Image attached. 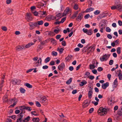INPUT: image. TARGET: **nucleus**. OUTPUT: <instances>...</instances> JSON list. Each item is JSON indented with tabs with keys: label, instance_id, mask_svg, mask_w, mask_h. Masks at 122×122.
<instances>
[{
	"label": "nucleus",
	"instance_id": "obj_41",
	"mask_svg": "<svg viewBox=\"0 0 122 122\" xmlns=\"http://www.w3.org/2000/svg\"><path fill=\"white\" fill-rule=\"evenodd\" d=\"M20 92L22 93H24L25 92V90L24 88L22 87H20Z\"/></svg>",
	"mask_w": 122,
	"mask_h": 122
},
{
	"label": "nucleus",
	"instance_id": "obj_16",
	"mask_svg": "<svg viewBox=\"0 0 122 122\" xmlns=\"http://www.w3.org/2000/svg\"><path fill=\"white\" fill-rule=\"evenodd\" d=\"M25 106H23L19 107V108L22 111L21 112L24 113H25Z\"/></svg>",
	"mask_w": 122,
	"mask_h": 122
},
{
	"label": "nucleus",
	"instance_id": "obj_31",
	"mask_svg": "<svg viewBox=\"0 0 122 122\" xmlns=\"http://www.w3.org/2000/svg\"><path fill=\"white\" fill-rule=\"evenodd\" d=\"M30 118V116H28L23 119L22 121L23 122H27L29 121Z\"/></svg>",
	"mask_w": 122,
	"mask_h": 122
},
{
	"label": "nucleus",
	"instance_id": "obj_53",
	"mask_svg": "<svg viewBox=\"0 0 122 122\" xmlns=\"http://www.w3.org/2000/svg\"><path fill=\"white\" fill-rule=\"evenodd\" d=\"M36 106L38 107H40L41 106V105L39 102L38 101L36 102Z\"/></svg>",
	"mask_w": 122,
	"mask_h": 122
},
{
	"label": "nucleus",
	"instance_id": "obj_52",
	"mask_svg": "<svg viewBox=\"0 0 122 122\" xmlns=\"http://www.w3.org/2000/svg\"><path fill=\"white\" fill-rule=\"evenodd\" d=\"M66 19V17L62 18L60 21L61 23H63Z\"/></svg>",
	"mask_w": 122,
	"mask_h": 122
},
{
	"label": "nucleus",
	"instance_id": "obj_22",
	"mask_svg": "<svg viewBox=\"0 0 122 122\" xmlns=\"http://www.w3.org/2000/svg\"><path fill=\"white\" fill-rule=\"evenodd\" d=\"M95 49V47L94 46H92L88 48V51L89 52L93 51Z\"/></svg>",
	"mask_w": 122,
	"mask_h": 122
},
{
	"label": "nucleus",
	"instance_id": "obj_19",
	"mask_svg": "<svg viewBox=\"0 0 122 122\" xmlns=\"http://www.w3.org/2000/svg\"><path fill=\"white\" fill-rule=\"evenodd\" d=\"M24 48V47L23 46H18L16 47V50L19 51L21 50Z\"/></svg>",
	"mask_w": 122,
	"mask_h": 122
},
{
	"label": "nucleus",
	"instance_id": "obj_3",
	"mask_svg": "<svg viewBox=\"0 0 122 122\" xmlns=\"http://www.w3.org/2000/svg\"><path fill=\"white\" fill-rule=\"evenodd\" d=\"M40 102L44 105H47L48 103V100L45 97H42L40 100Z\"/></svg>",
	"mask_w": 122,
	"mask_h": 122
},
{
	"label": "nucleus",
	"instance_id": "obj_6",
	"mask_svg": "<svg viewBox=\"0 0 122 122\" xmlns=\"http://www.w3.org/2000/svg\"><path fill=\"white\" fill-rule=\"evenodd\" d=\"M29 25L30 27L29 29L30 30H32L34 28V26H37V24L36 22H30Z\"/></svg>",
	"mask_w": 122,
	"mask_h": 122
},
{
	"label": "nucleus",
	"instance_id": "obj_17",
	"mask_svg": "<svg viewBox=\"0 0 122 122\" xmlns=\"http://www.w3.org/2000/svg\"><path fill=\"white\" fill-rule=\"evenodd\" d=\"M13 10L12 9L8 8L6 11V13L9 15H11L12 14Z\"/></svg>",
	"mask_w": 122,
	"mask_h": 122
},
{
	"label": "nucleus",
	"instance_id": "obj_28",
	"mask_svg": "<svg viewBox=\"0 0 122 122\" xmlns=\"http://www.w3.org/2000/svg\"><path fill=\"white\" fill-rule=\"evenodd\" d=\"M62 16V15L61 14V13H59L57 14L55 17H56V20H58Z\"/></svg>",
	"mask_w": 122,
	"mask_h": 122
},
{
	"label": "nucleus",
	"instance_id": "obj_44",
	"mask_svg": "<svg viewBox=\"0 0 122 122\" xmlns=\"http://www.w3.org/2000/svg\"><path fill=\"white\" fill-rule=\"evenodd\" d=\"M51 55L53 56H56L57 55V52L53 51L51 53Z\"/></svg>",
	"mask_w": 122,
	"mask_h": 122
},
{
	"label": "nucleus",
	"instance_id": "obj_47",
	"mask_svg": "<svg viewBox=\"0 0 122 122\" xmlns=\"http://www.w3.org/2000/svg\"><path fill=\"white\" fill-rule=\"evenodd\" d=\"M50 59L51 58L50 57H47L45 60V62L46 63L48 62L50 60Z\"/></svg>",
	"mask_w": 122,
	"mask_h": 122
},
{
	"label": "nucleus",
	"instance_id": "obj_9",
	"mask_svg": "<svg viewBox=\"0 0 122 122\" xmlns=\"http://www.w3.org/2000/svg\"><path fill=\"white\" fill-rule=\"evenodd\" d=\"M46 19L48 21H49L51 20H53L56 19V18L53 16L50 15L47 16L46 18Z\"/></svg>",
	"mask_w": 122,
	"mask_h": 122
},
{
	"label": "nucleus",
	"instance_id": "obj_57",
	"mask_svg": "<svg viewBox=\"0 0 122 122\" xmlns=\"http://www.w3.org/2000/svg\"><path fill=\"white\" fill-rule=\"evenodd\" d=\"M88 30L87 29H85V28H83L82 30L85 33H86L87 34V33L88 32Z\"/></svg>",
	"mask_w": 122,
	"mask_h": 122
},
{
	"label": "nucleus",
	"instance_id": "obj_54",
	"mask_svg": "<svg viewBox=\"0 0 122 122\" xmlns=\"http://www.w3.org/2000/svg\"><path fill=\"white\" fill-rule=\"evenodd\" d=\"M90 69H93L95 68V66L93 65H89Z\"/></svg>",
	"mask_w": 122,
	"mask_h": 122
},
{
	"label": "nucleus",
	"instance_id": "obj_64",
	"mask_svg": "<svg viewBox=\"0 0 122 122\" xmlns=\"http://www.w3.org/2000/svg\"><path fill=\"white\" fill-rule=\"evenodd\" d=\"M90 16V15L89 14H87L85 16L84 18L85 19H88Z\"/></svg>",
	"mask_w": 122,
	"mask_h": 122
},
{
	"label": "nucleus",
	"instance_id": "obj_18",
	"mask_svg": "<svg viewBox=\"0 0 122 122\" xmlns=\"http://www.w3.org/2000/svg\"><path fill=\"white\" fill-rule=\"evenodd\" d=\"M83 17V15L82 13H80L77 18L76 20L78 21L81 20Z\"/></svg>",
	"mask_w": 122,
	"mask_h": 122
},
{
	"label": "nucleus",
	"instance_id": "obj_4",
	"mask_svg": "<svg viewBox=\"0 0 122 122\" xmlns=\"http://www.w3.org/2000/svg\"><path fill=\"white\" fill-rule=\"evenodd\" d=\"M110 55L109 54H105L103 55L102 57L100 58V60L102 61H107L109 58Z\"/></svg>",
	"mask_w": 122,
	"mask_h": 122
},
{
	"label": "nucleus",
	"instance_id": "obj_42",
	"mask_svg": "<svg viewBox=\"0 0 122 122\" xmlns=\"http://www.w3.org/2000/svg\"><path fill=\"white\" fill-rule=\"evenodd\" d=\"M78 8V5L77 4H75L73 7V8L75 10H77Z\"/></svg>",
	"mask_w": 122,
	"mask_h": 122
},
{
	"label": "nucleus",
	"instance_id": "obj_33",
	"mask_svg": "<svg viewBox=\"0 0 122 122\" xmlns=\"http://www.w3.org/2000/svg\"><path fill=\"white\" fill-rule=\"evenodd\" d=\"M3 102H8V99L7 96H5L3 97Z\"/></svg>",
	"mask_w": 122,
	"mask_h": 122
},
{
	"label": "nucleus",
	"instance_id": "obj_1",
	"mask_svg": "<svg viewBox=\"0 0 122 122\" xmlns=\"http://www.w3.org/2000/svg\"><path fill=\"white\" fill-rule=\"evenodd\" d=\"M114 3V5L111 7V9L112 10H115L116 9L119 11L122 5L120 4L121 2L120 0H115Z\"/></svg>",
	"mask_w": 122,
	"mask_h": 122
},
{
	"label": "nucleus",
	"instance_id": "obj_27",
	"mask_svg": "<svg viewBox=\"0 0 122 122\" xmlns=\"http://www.w3.org/2000/svg\"><path fill=\"white\" fill-rule=\"evenodd\" d=\"M118 75L119 80H122V73H121V70H119V72Z\"/></svg>",
	"mask_w": 122,
	"mask_h": 122
},
{
	"label": "nucleus",
	"instance_id": "obj_14",
	"mask_svg": "<svg viewBox=\"0 0 122 122\" xmlns=\"http://www.w3.org/2000/svg\"><path fill=\"white\" fill-rule=\"evenodd\" d=\"M41 58H39L37 61L35 63L34 65L35 66H37L41 64Z\"/></svg>",
	"mask_w": 122,
	"mask_h": 122
},
{
	"label": "nucleus",
	"instance_id": "obj_24",
	"mask_svg": "<svg viewBox=\"0 0 122 122\" xmlns=\"http://www.w3.org/2000/svg\"><path fill=\"white\" fill-rule=\"evenodd\" d=\"M79 11H77L74 12V13L73 14L71 18L73 19L76 17L78 14Z\"/></svg>",
	"mask_w": 122,
	"mask_h": 122
},
{
	"label": "nucleus",
	"instance_id": "obj_49",
	"mask_svg": "<svg viewBox=\"0 0 122 122\" xmlns=\"http://www.w3.org/2000/svg\"><path fill=\"white\" fill-rule=\"evenodd\" d=\"M100 12V11L99 10H97L94 12V13L95 15H97L99 14Z\"/></svg>",
	"mask_w": 122,
	"mask_h": 122
},
{
	"label": "nucleus",
	"instance_id": "obj_40",
	"mask_svg": "<svg viewBox=\"0 0 122 122\" xmlns=\"http://www.w3.org/2000/svg\"><path fill=\"white\" fill-rule=\"evenodd\" d=\"M25 85L28 88H30L32 87V86L28 83H25Z\"/></svg>",
	"mask_w": 122,
	"mask_h": 122
},
{
	"label": "nucleus",
	"instance_id": "obj_37",
	"mask_svg": "<svg viewBox=\"0 0 122 122\" xmlns=\"http://www.w3.org/2000/svg\"><path fill=\"white\" fill-rule=\"evenodd\" d=\"M93 33V31L91 29H90L88 30L87 32V34L89 35H91Z\"/></svg>",
	"mask_w": 122,
	"mask_h": 122
},
{
	"label": "nucleus",
	"instance_id": "obj_43",
	"mask_svg": "<svg viewBox=\"0 0 122 122\" xmlns=\"http://www.w3.org/2000/svg\"><path fill=\"white\" fill-rule=\"evenodd\" d=\"M108 103L109 104L112 105L113 103V101L112 99H109L108 101Z\"/></svg>",
	"mask_w": 122,
	"mask_h": 122
},
{
	"label": "nucleus",
	"instance_id": "obj_12",
	"mask_svg": "<svg viewBox=\"0 0 122 122\" xmlns=\"http://www.w3.org/2000/svg\"><path fill=\"white\" fill-rule=\"evenodd\" d=\"M120 43L119 40L117 39L116 41H114L113 42L111 43V45L112 47H114L115 45H117V44H119Z\"/></svg>",
	"mask_w": 122,
	"mask_h": 122
},
{
	"label": "nucleus",
	"instance_id": "obj_46",
	"mask_svg": "<svg viewBox=\"0 0 122 122\" xmlns=\"http://www.w3.org/2000/svg\"><path fill=\"white\" fill-rule=\"evenodd\" d=\"M64 11H65L68 14L70 11L69 8V7H67L64 10Z\"/></svg>",
	"mask_w": 122,
	"mask_h": 122
},
{
	"label": "nucleus",
	"instance_id": "obj_60",
	"mask_svg": "<svg viewBox=\"0 0 122 122\" xmlns=\"http://www.w3.org/2000/svg\"><path fill=\"white\" fill-rule=\"evenodd\" d=\"M60 30L55 29L54 30V32L56 34L58 33L60 31Z\"/></svg>",
	"mask_w": 122,
	"mask_h": 122
},
{
	"label": "nucleus",
	"instance_id": "obj_58",
	"mask_svg": "<svg viewBox=\"0 0 122 122\" xmlns=\"http://www.w3.org/2000/svg\"><path fill=\"white\" fill-rule=\"evenodd\" d=\"M53 34L54 33L53 32H52L51 31H50L48 32V35L51 36H53Z\"/></svg>",
	"mask_w": 122,
	"mask_h": 122
},
{
	"label": "nucleus",
	"instance_id": "obj_25",
	"mask_svg": "<svg viewBox=\"0 0 122 122\" xmlns=\"http://www.w3.org/2000/svg\"><path fill=\"white\" fill-rule=\"evenodd\" d=\"M87 83V81L85 80H84L82 81L79 84V85L81 86H82L85 85H86Z\"/></svg>",
	"mask_w": 122,
	"mask_h": 122
},
{
	"label": "nucleus",
	"instance_id": "obj_55",
	"mask_svg": "<svg viewBox=\"0 0 122 122\" xmlns=\"http://www.w3.org/2000/svg\"><path fill=\"white\" fill-rule=\"evenodd\" d=\"M26 109L29 111H30L31 110V109L30 107H25V110Z\"/></svg>",
	"mask_w": 122,
	"mask_h": 122
},
{
	"label": "nucleus",
	"instance_id": "obj_8",
	"mask_svg": "<svg viewBox=\"0 0 122 122\" xmlns=\"http://www.w3.org/2000/svg\"><path fill=\"white\" fill-rule=\"evenodd\" d=\"M23 113L21 112L18 115V118L17 119V121H19L20 122H22L23 120L22 118L23 116Z\"/></svg>",
	"mask_w": 122,
	"mask_h": 122
},
{
	"label": "nucleus",
	"instance_id": "obj_11",
	"mask_svg": "<svg viewBox=\"0 0 122 122\" xmlns=\"http://www.w3.org/2000/svg\"><path fill=\"white\" fill-rule=\"evenodd\" d=\"M65 66V65L63 63H61L58 67V69L60 71H62Z\"/></svg>",
	"mask_w": 122,
	"mask_h": 122
},
{
	"label": "nucleus",
	"instance_id": "obj_50",
	"mask_svg": "<svg viewBox=\"0 0 122 122\" xmlns=\"http://www.w3.org/2000/svg\"><path fill=\"white\" fill-rule=\"evenodd\" d=\"M106 30L107 32H110L111 31V30L109 27H107L106 28Z\"/></svg>",
	"mask_w": 122,
	"mask_h": 122
},
{
	"label": "nucleus",
	"instance_id": "obj_26",
	"mask_svg": "<svg viewBox=\"0 0 122 122\" xmlns=\"http://www.w3.org/2000/svg\"><path fill=\"white\" fill-rule=\"evenodd\" d=\"M64 49L63 48H59V47L57 48V50L58 51L60 54H62L64 50Z\"/></svg>",
	"mask_w": 122,
	"mask_h": 122
},
{
	"label": "nucleus",
	"instance_id": "obj_21",
	"mask_svg": "<svg viewBox=\"0 0 122 122\" xmlns=\"http://www.w3.org/2000/svg\"><path fill=\"white\" fill-rule=\"evenodd\" d=\"M5 77V75H4L2 77V80L1 82V84H0V91L1 90L2 88V87H3V83L4 82V79Z\"/></svg>",
	"mask_w": 122,
	"mask_h": 122
},
{
	"label": "nucleus",
	"instance_id": "obj_56",
	"mask_svg": "<svg viewBox=\"0 0 122 122\" xmlns=\"http://www.w3.org/2000/svg\"><path fill=\"white\" fill-rule=\"evenodd\" d=\"M1 29L3 30L6 31L7 30V28L5 26L2 27Z\"/></svg>",
	"mask_w": 122,
	"mask_h": 122
},
{
	"label": "nucleus",
	"instance_id": "obj_61",
	"mask_svg": "<svg viewBox=\"0 0 122 122\" xmlns=\"http://www.w3.org/2000/svg\"><path fill=\"white\" fill-rule=\"evenodd\" d=\"M113 60H111L109 62V64L110 65H112L113 64Z\"/></svg>",
	"mask_w": 122,
	"mask_h": 122
},
{
	"label": "nucleus",
	"instance_id": "obj_45",
	"mask_svg": "<svg viewBox=\"0 0 122 122\" xmlns=\"http://www.w3.org/2000/svg\"><path fill=\"white\" fill-rule=\"evenodd\" d=\"M72 80V78H70L69 80L66 82V83L67 84H69L71 83Z\"/></svg>",
	"mask_w": 122,
	"mask_h": 122
},
{
	"label": "nucleus",
	"instance_id": "obj_10",
	"mask_svg": "<svg viewBox=\"0 0 122 122\" xmlns=\"http://www.w3.org/2000/svg\"><path fill=\"white\" fill-rule=\"evenodd\" d=\"M90 104V103L87 100H85L83 102L82 107L83 108H85L88 106Z\"/></svg>",
	"mask_w": 122,
	"mask_h": 122
},
{
	"label": "nucleus",
	"instance_id": "obj_29",
	"mask_svg": "<svg viewBox=\"0 0 122 122\" xmlns=\"http://www.w3.org/2000/svg\"><path fill=\"white\" fill-rule=\"evenodd\" d=\"M72 58V56L71 55H69L65 59L67 61H68L71 60Z\"/></svg>",
	"mask_w": 122,
	"mask_h": 122
},
{
	"label": "nucleus",
	"instance_id": "obj_32",
	"mask_svg": "<svg viewBox=\"0 0 122 122\" xmlns=\"http://www.w3.org/2000/svg\"><path fill=\"white\" fill-rule=\"evenodd\" d=\"M36 22L37 24V26L38 25H42L44 23L43 21L42 20L38 21Z\"/></svg>",
	"mask_w": 122,
	"mask_h": 122
},
{
	"label": "nucleus",
	"instance_id": "obj_30",
	"mask_svg": "<svg viewBox=\"0 0 122 122\" xmlns=\"http://www.w3.org/2000/svg\"><path fill=\"white\" fill-rule=\"evenodd\" d=\"M94 9L93 8L90 7L87 9L85 10V12H90L93 10Z\"/></svg>",
	"mask_w": 122,
	"mask_h": 122
},
{
	"label": "nucleus",
	"instance_id": "obj_15",
	"mask_svg": "<svg viewBox=\"0 0 122 122\" xmlns=\"http://www.w3.org/2000/svg\"><path fill=\"white\" fill-rule=\"evenodd\" d=\"M109 85V83L108 82H107L105 83L102 84V87L103 89H105Z\"/></svg>",
	"mask_w": 122,
	"mask_h": 122
},
{
	"label": "nucleus",
	"instance_id": "obj_20",
	"mask_svg": "<svg viewBox=\"0 0 122 122\" xmlns=\"http://www.w3.org/2000/svg\"><path fill=\"white\" fill-rule=\"evenodd\" d=\"M90 74V73L88 71L86 72L84 75V78H89Z\"/></svg>",
	"mask_w": 122,
	"mask_h": 122
},
{
	"label": "nucleus",
	"instance_id": "obj_51",
	"mask_svg": "<svg viewBox=\"0 0 122 122\" xmlns=\"http://www.w3.org/2000/svg\"><path fill=\"white\" fill-rule=\"evenodd\" d=\"M51 42L54 44V45H55L56 44V41L53 39H52Z\"/></svg>",
	"mask_w": 122,
	"mask_h": 122
},
{
	"label": "nucleus",
	"instance_id": "obj_5",
	"mask_svg": "<svg viewBox=\"0 0 122 122\" xmlns=\"http://www.w3.org/2000/svg\"><path fill=\"white\" fill-rule=\"evenodd\" d=\"M25 19L28 21H32V18L31 13H27Z\"/></svg>",
	"mask_w": 122,
	"mask_h": 122
},
{
	"label": "nucleus",
	"instance_id": "obj_2",
	"mask_svg": "<svg viewBox=\"0 0 122 122\" xmlns=\"http://www.w3.org/2000/svg\"><path fill=\"white\" fill-rule=\"evenodd\" d=\"M97 112L99 115L101 116H104L107 114V110L106 109L104 108L103 107H100L97 111Z\"/></svg>",
	"mask_w": 122,
	"mask_h": 122
},
{
	"label": "nucleus",
	"instance_id": "obj_23",
	"mask_svg": "<svg viewBox=\"0 0 122 122\" xmlns=\"http://www.w3.org/2000/svg\"><path fill=\"white\" fill-rule=\"evenodd\" d=\"M92 90H90L88 92V96L89 98L91 99L92 98Z\"/></svg>",
	"mask_w": 122,
	"mask_h": 122
},
{
	"label": "nucleus",
	"instance_id": "obj_13",
	"mask_svg": "<svg viewBox=\"0 0 122 122\" xmlns=\"http://www.w3.org/2000/svg\"><path fill=\"white\" fill-rule=\"evenodd\" d=\"M39 14H40L41 17H44L47 15L46 12L45 11H40Z\"/></svg>",
	"mask_w": 122,
	"mask_h": 122
},
{
	"label": "nucleus",
	"instance_id": "obj_34",
	"mask_svg": "<svg viewBox=\"0 0 122 122\" xmlns=\"http://www.w3.org/2000/svg\"><path fill=\"white\" fill-rule=\"evenodd\" d=\"M33 45V44L32 43H30L26 44L25 47L26 48H28L30 47V46Z\"/></svg>",
	"mask_w": 122,
	"mask_h": 122
},
{
	"label": "nucleus",
	"instance_id": "obj_48",
	"mask_svg": "<svg viewBox=\"0 0 122 122\" xmlns=\"http://www.w3.org/2000/svg\"><path fill=\"white\" fill-rule=\"evenodd\" d=\"M10 100L11 102H17V101L16 99V98H15L10 99Z\"/></svg>",
	"mask_w": 122,
	"mask_h": 122
},
{
	"label": "nucleus",
	"instance_id": "obj_59",
	"mask_svg": "<svg viewBox=\"0 0 122 122\" xmlns=\"http://www.w3.org/2000/svg\"><path fill=\"white\" fill-rule=\"evenodd\" d=\"M94 109L93 108H91L89 110V113H92Z\"/></svg>",
	"mask_w": 122,
	"mask_h": 122
},
{
	"label": "nucleus",
	"instance_id": "obj_7",
	"mask_svg": "<svg viewBox=\"0 0 122 122\" xmlns=\"http://www.w3.org/2000/svg\"><path fill=\"white\" fill-rule=\"evenodd\" d=\"M12 82L14 85H15L16 84L18 85L20 83L21 80L19 79H15L12 81Z\"/></svg>",
	"mask_w": 122,
	"mask_h": 122
},
{
	"label": "nucleus",
	"instance_id": "obj_35",
	"mask_svg": "<svg viewBox=\"0 0 122 122\" xmlns=\"http://www.w3.org/2000/svg\"><path fill=\"white\" fill-rule=\"evenodd\" d=\"M113 84L114 85H115V86H114V87H116L117 85V78H116L114 80L113 82Z\"/></svg>",
	"mask_w": 122,
	"mask_h": 122
},
{
	"label": "nucleus",
	"instance_id": "obj_62",
	"mask_svg": "<svg viewBox=\"0 0 122 122\" xmlns=\"http://www.w3.org/2000/svg\"><path fill=\"white\" fill-rule=\"evenodd\" d=\"M11 2V0H6V3L8 4H10Z\"/></svg>",
	"mask_w": 122,
	"mask_h": 122
},
{
	"label": "nucleus",
	"instance_id": "obj_39",
	"mask_svg": "<svg viewBox=\"0 0 122 122\" xmlns=\"http://www.w3.org/2000/svg\"><path fill=\"white\" fill-rule=\"evenodd\" d=\"M121 47H119L117 49V52L118 54H120L121 52Z\"/></svg>",
	"mask_w": 122,
	"mask_h": 122
},
{
	"label": "nucleus",
	"instance_id": "obj_38",
	"mask_svg": "<svg viewBox=\"0 0 122 122\" xmlns=\"http://www.w3.org/2000/svg\"><path fill=\"white\" fill-rule=\"evenodd\" d=\"M32 121L34 122H39L40 119L38 118H34L33 119Z\"/></svg>",
	"mask_w": 122,
	"mask_h": 122
},
{
	"label": "nucleus",
	"instance_id": "obj_36",
	"mask_svg": "<svg viewBox=\"0 0 122 122\" xmlns=\"http://www.w3.org/2000/svg\"><path fill=\"white\" fill-rule=\"evenodd\" d=\"M93 33V31L91 29H90L88 30L87 32V34L89 35H91Z\"/></svg>",
	"mask_w": 122,
	"mask_h": 122
},
{
	"label": "nucleus",
	"instance_id": "obj_63",
	"mask_svg": "<svg viewBox=\"0 0 122 122\" xmlns=\"http://www.w3.org/2000/svg\"><path fill=\"white\" fill-rule=\"evenodd\" d=\"M118 23L119 26H122V22L121 20H118Z\"/></svg>",
	"mask_w": 122,
	"mask_h": 122
}]
</instances>
